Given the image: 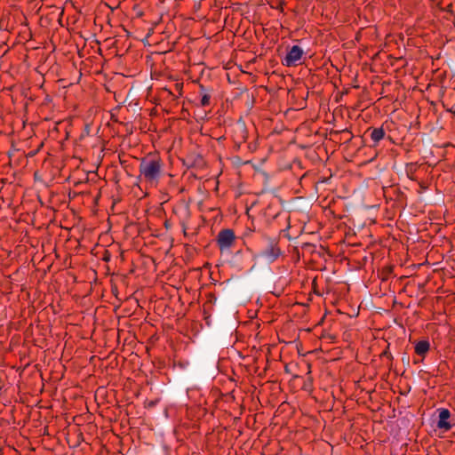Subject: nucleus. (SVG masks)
Segmentation results:
<instances>
[{
	"label": "nucleus",
	"instance_id": "f257e3e1",
	"mask_svg": "<svg viewBox=\"0 0 455 455\" xmlns=\"http://www.w3.org/2000/svg\"><path fill=\"white\" fill-rule=\"evenodd\" d=\"M163 168L164 163L160 156H148L143 157L139 165V178L147 184L156 187L162 176Z\"/></svg>",
	"mask_w": 455,
	"mask_h": 455
},
{
	"label": "nucleus",
	"instance_id": "f03ea898",
	"mask_svg": "<svg viewBox=\"0 0 455 455\" xmlns=\"http://www.w3.org/2000/svg\"><path fill=\"white\" fill-rule=\"evenodd\" d=\"M267 242L266 247L259 252L258 257L267 263H273L283 255V251L278 239L267 237Z\"/></svg>",
	"mask_w": 455,
	"mask_h": 455
},
{
	"label": "nucleus",
	"instance_id": "7ed1b4c3",
	"mask_svg": "<svg viewBox=\"0 0 455 455\" xmlns=\"http://www.w3.org/2000/svg\"><path fill=\"white\" fill-rule=\"evenodd\" d=\"M216 241L221 253L229 252L235 243V232L230 228L222 229L219 232Z\"/></svg>",
	"mask_w": 455,
	"mask_h": 455
},
{
	"label": "nucleus",
	"instance_id": "20e7f679",
	"mask_svg": "<svg viewBox=\"0 0 455 455\" xmlns=\"http://www.w3.org/2000/svg\"><path fill=\"white\" fill-rule=\"evenodd\" d=\"M304 51L299 45H293L282 60L283 66L295 67L300 63Z\"/></svg>",
	"mask_w": 455,
	"mask_h": 455
},
{
	"label": "nucleus",
	"instance_id": "39448f33",
	"mask_svg": "<svg viewBox=\"0 0 455 455\" xmlns=\"http://www.w3.org/2000/svg\"><path fill=\"white\" fill-rule=\"evenodd\" d=\"M438 411L439 419L436 424L437 428L443 430L444 432L451 430L454 424L449 421L451 418L450 411L445 408H441L438 410Z\"/></svg>",
	"mask_w": 455,
	"mask_h": 455
},
{
	"label": "nucleus",
	"instance_id": "423d86ee",
	"mask_svg": "<svg viewBox=\"0 0 455 455\" xmlns=\"http://www.w3.org/2000/svg\"><path fill=\"white\" fill-rule=\"evenodd\" d=\"M415 353L418 355L425 356L430 349V343L428 340H420L415 344Z\"/></svg>",
	"mask_w": 455,
	"mask_h": 455
},
{
	"label": "nucleus",
	"instance_id": "0eeeda50",
	"mask_svg": "<svg viewBox=\"0 0 455 455\" xmlns=\"http://www.w3.org/2000/svg\"><path fill=\"white\" fill-rule=\"evenodd\" d=\"M199 92L201 95L200 106H209L211 104V94L209 93V91L204 85L201 84Z\"/></svg>",
	"mask_w": 455,
	"mask_h": 455
},
{
	"label": "nucleus",
	"instance_id": "6e6552de",
	"mask_svg": "<svg viewBox=\"0 0 455 455\" xmlns=\"http://www.w3.org/2000/svg\"><path fill=\"white\" fill-rule=\"evenodd\" d=\"M385 131L382 127L374 128L371 132V139L374 142V146H376L381 140L385 137Z\"/></svg>",
	"mask_w": 455,
	"mask_h": 455
},
{
	"label": "nucleus",
	"instance_id": "1a4fd4ad",
	"mask_svg": "<svg viewBox=\"0 0 455 455\" xmlns=\"http://www.w3.org/2000/svg\"><path fill=\"white\" fill-rule=\"evenodd\" d=\"M66 274L68 275V283H74L76 281V276L72 273L67 271Z\"/></svg>",
	"mask_w": 455,
	"mask_h": 455
},
{
	"label": "nucleus",
	"instance_id": "9d476101",
	"mask_svg": "<svg viewBox=\"0 0 455 455\" xmlns=\"http://www.w3.org/2000/svg\"><path fill=\"white\" fill-rule=\"evenodd\" d=\"M415 170H416V166H415V164H408V165H407V167H406V172H407V173H409V172H414Z\"/></svg>",
	"mask_w": 455,
	"mask_h": 455
},
{
	"label": "nucleus",
	"instance_id": "9b49d317",
	"mask_svg": "<svg viewBox=\"0 0 455 455\" xmlns=\"http://www.w3.org/2000/svg\"><path fill=\"white\" fill-rule=\"evenodd\" d=\"M63 264H64L65 267H71V264H72V263H71V259H70V260H68V259L67 258V259L64 260Z\"/></svg>",
	"mask_w": 455,
	"mask_h": 455
},
{
	"label": "nucleus",
	"instance_id": "f8f14e48",
	"mask_svg": "<svg viewBox=\"0 0 455 455\" xmlns=\"http://www.w3.org/2000/svg\"><path fill=\"white\" fill-rule=\"evenodd\" d=\"M57 251V243H54L53 251Z\"/></svg>",
	"mask_w": 455,
	"mask_h": 455
},
{
	"label": "nucleus",
	"instance_id": "ddd939ff",
	"mask_svg": "<svg viewBox=\"0 0 455 455\" xmlns=\"http://www.w3.org/2000/svg\"><path fill=\"white\" fill-rule=\"evenodd\" d=\"M54 130L57 129V123H54V127H53Z\"/></svg>",
	"mask_w": 455,
	"mask_h": 455
},
{
	"label": "nucleus",
	"instance_id": "4468645a",
	"mask_svg": "<svg viewBox=\"0 0 455 455\" xmlns=\"http://www.w3.org/2000/svg\"><path fill=\"white\" fill-rule=\"evenodd\" d=\"M68 134H69V132L66 130V135H67V137L68 136Z\"/></svg>",
	"mask_w": 455,
	"mask_h": 455
}]
</instances>
